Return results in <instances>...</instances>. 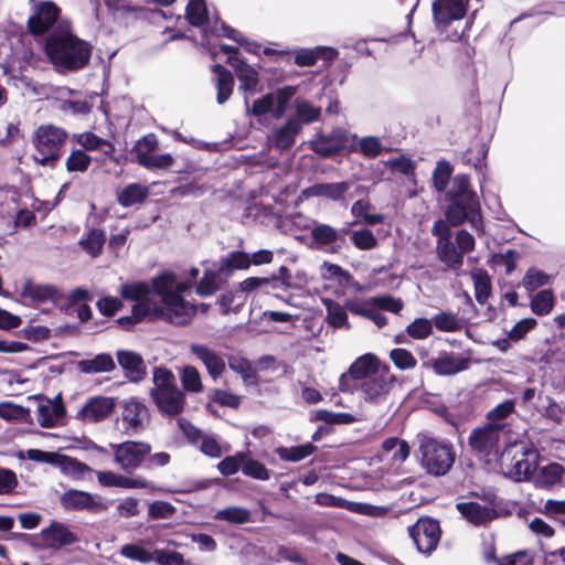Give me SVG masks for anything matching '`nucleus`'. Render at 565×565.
I'll return each mask as SVG.
<instances>
[{"label":"nucleus","mask_w":565,"mask_h":565,"mask_svg":"<svg viewBox=\"0 0 565 565\" xmlns=\"http://www.w3.org/2000/svg\"><path fill=\"white\" fill-rule=\"evenodd\" d=\"M515 412V402L513 399H507L487 413V419L489 423H498L507 419L510 415Z\"/></svg>","instance_id":"774afa93"},{"label":"nucleus","mask_w":565,"mask_h":565,"mask_svg":"<svg viewBox=\"0 0 565 565\" xmlns=\"http://www.w3.org/2000/svg\"><path fill=\"white\" fill-rule=\"evenodd\" d=\"M310 237L317 246L324 247L338 241V231L329 224L315 222Z\"/></svg>","instance_id":"79ce46f5"},{"label":"nucleus","mask_w":565,"mask_h":565,"mask_svg":"<svg viewBox=\"0 0 565 565\" xmlns=\"http://www.w3.org/2000/svg\"><path fill=\"white\" fill-rule=\"evenodd\" d=\"M431 323L441 332H457L462 329L461 321L456 315L449 311H440L436 313L431 319Z\"/></svg>","instance_id":"8fccbe9b"},{"label":"nucleus","mask_w":565,"mask_h":565,"mask_svg":"<svg viewBox=\"0 0 565 565\" xmlns=\"http://www.w3.org/2000/svg\"><path fill=\"white\" fill-rule=\"evenodd\" d=\"M60 503L66 511H87L89 513H99L108 509L100 497L87 491L70 489L60 497Z\"/></svg>","instance_id":"9b49d317"},{"label":"nucleus","mask_w":565,"mask_h":565,"mask_svg":"<svg viewBox=\"0 0 565 565\" xmlns=\"http://www.w3.org/2000/svg\"><path fill=\"white\" fill-rule=\"evenodd\" d=\"M222 275L220 269H206L202 278L196 282L194 291L199 297H211L220 289L218 277Z\"/></svg>","instance_id":"ea45409f"},{"label":"nucleus","mask_w":565,"mask_h":565,"mask_svg":"<svg viewBox=\"0 0 565 565\" xmlns=\"http://www.w3.org/2000/svg\"><path fill=\"white\" fill-rule=\"evenodd\" d=\"M214 519L226 521L231 524H244L250 521V511L243 507H227L218 510Z\"/></svg>","instance_id":"de8ad7c7"},{"label":"nucleus","mask_w":565,"mask_h":565,"mask_svg":"<svg viewBox=\"0 0 565 565\" xmlns=\"http://www.w3.org/2000/svg\"><path fill=\"white\" fill-rule=\"evenodd\" d=\"M114 461L127 473H132L143 467L151 452V445L142 440H126L120 444H109Z\"/></svg>","instance_id":"423d86ee"},{"label":"nucleus","mask_w":565,"mask_h":565,"mask_svg":"<svg viewBox=\"0 0 565 565\" xmlns=\"http://www.w3.org/2000/svg\"><path fill=\"white\" fill-rule=\"evenodd\" d=\"M349 190L348 182L316 183L305 190V193L312 196H323L333 201L343 199Z\"/></svg>","instance_id":"7c9ffc66"},{"label":"nucleus","mask_w":565,"mask_h":565,"mask_svg":"<svg viewBox=\"0 0 565 565\" xmlns=\"http://www.w3.org/2000/svg\"><path fill=\"white\" fill-rule=\"evenodd\" d=\"M323 305L327 310L328 323L337 329L345 328L350 329L351 326L348 321L345 305L341 306L339 302L332 299H323Z\"/></svg>","instance_id":"c9c22d12"},{"label":"nucleus","mask_w":565,"mask_h":565,"mask_svg":"<svg viewBox=\"0 0 565 565\" xmlns=\"http://www.w3.org/2000/svg\"><path fill=\"white\" fill-rule=\"evenodd\" d=\"M159 148V141L154 134H148L140 138L132 147L131 152L136 157V162L140 166L145 158L151 156Z\"/></svg>","instance_id":"a18cd8bd"},{"label":"nucleus","mask_w":565,"mask_h":565,"mask_svg":"<svg viewBox=\"0 0 565 565\" xmlns=\"http://www.w3.org/2000/svg\"><path fill=\"white\" fill-rule=\"evenodd\" d=\"M212 72L216 76V102L222 105L230 99L234 89V76L225 66L222 64H214Z\"/></svg>","instance_id":"cd10ccee"},{"label":"nucleus","mask_w":565,"mask_h":565,"mask_svg":"<svg viewBox=\"0 0 565 565\" xmlns=\"http://www.w3.org/2000/svg\"><path fill=\"white\" fill-rule=\"evenodd\" d=\"M454 168L447 160H439L431 174L433 188L438 193L446 192L449 181L452 178Z\"/></svg>","instance_id":"58836bf2"},{"label":"nucleus","mask_w":565,"mask_h":565,"mask_svg":"<svg viewBox=\"0 0 565 565\" xmlns=\"http://www.w3.org/2000/svg\"><path fill=\"white\" fill-rule=\"evenodd\" d=\"M554 305V295L550 289H543L539 291L533 299L531 300V310L536 316H546L548 315Z\"/></svg>","instance_id":"603ef678"},{"label":"nucleus","mask_w":565,"mask_h":565,"mask_svg":"<svg viewBox=\"0 0 565 565\" xmlns=\"http://www.w3.org/2000/svg\"><path fill=\"white\" fill-rule=\"evenodd\" d=\"M116 406V398L107 396L90 397L77 413V418L97 423L107 418Z\"/></svg>","instance_id":"f3484780"},{"label":"nucleus","mask_w":565,"mask_h":565,"mask_svg":"<svg viewBox=\"0 0 565 565\" xmlns=\"http://www.w3.org/2000/svg\"><path fill=\"white\" fill-rule=\"evenodd\" d=\"M390 359L397 369L403 371L414 369L417 364L413 353L403 348L393 349L390 352Z\"/></svg>","instance_id":"0e129e2a"},{"label":"nucleus","mask_w":565,"mask_h":565,"mask_svg":"<svg viewBox=\"0 0 565 565\" xmlns=\"http://www.w3.org/2000/svg\"><path fill=\"white\" fill-rule=\"evenodd\" d=\"M470 363L469 358L457 356L454 353L443 351L438 358H431L423 362L422 366L431 369L438 376H449L468 370Z\"/></svg>","instance_id":"4468645a"},{"label":"nucleus","mask_w":565,"mask_h":565,"mask_svg":"<svg viewBox=\"0 0 565 565\" xmlns=\"http://www.w3.org/2000/svg\"><path fill=\"white\" fill-rule=\"evenodd\" d=\"M471 278L475 285L476 300L480 305H484L491 295V279L487 270L483 268H477L472 270Z\"/></svg>","instance_id":"e433bc0d"},{"label":"nucleus","mask_w":565,"mask_h":565,"mask_svg":"<svg viewBox=\"0 0 565 565\" xmlns=\"http://www.w3.org/2000/svg\"><path fill=\"white\" fill-rule=\"evenodd\" d=\"M456 509L473 526H486L499 518L494 508L481 505L476 501L458 502Z\"/></svg>","instance_id":"a211bd4d"},{"label":"nucleus","mask_w":565,"mask_h":565,"mask_svg":"<svg viewBox=\"0 0 565 565\" xmlns=\"http://www.w3.org/2000/svg\"><path fill=\"white\" fill-rule=\"evenodd\" d=\"M190 351L204 364L212 379L216 380L224 373L226 364L220 353L205 344L198 343L191 344Z\"/></svg>","instance_id":"412c9836"},{"label":"nucleus","mask_w":565,"mask_h":565,"mask_svg":"<svg viewBox=\"0 0 565 565\" xmlns=\"http://www.w3.org/2000/svg\"><path fill=\"white\" fill-rule=\"evenodd\" d=\"M565 475V468L558 462H550L539 469L537 486L542 489H552L559 484Z\"/></svg>","instance_id":"72a5a7b5"},{"label":"nucleus","mask_w":565,"mask_h":565,"mask_svg":"<svg viewBox=\"0 0 565 565\" xmlns=\"http://www.w3.org/2000/svg\"><path fill=\"white\" fill-rule=\"evenodd\" d=\"M317 447L311 443H307L292 447H279L277 454L281 460L298 462L316 451Z\"/></svg>","instance_id":"c03bdc74"},{"label":"nucleus","mask_w":565,"mask_h":565,"mask_svg":"<svg viewBox=\"0 0 565 565\" xmlns=\"http://www.w3.org/2000/svg\"><path fill=\"white\" fill-rule=\"evenodd\" d=\"M42 539L47 546L53 548L71 545L77 541L76 535L60 522H53L47 529L43 530Z\"/></svg>","instance_id":"5701e85b"},{"label":"nucleus","mask_w":565,"mask_h":565,"mask_svg":"<svg viewBox=\"0 0 565 565\" xmlns=\"http://www.w3.org/2000/svg\"><path fill=\"white\" fill-rule=\"evenodd\" d=\"M315 420L324 422L329 425H348L355 422L350 413H333L327 409H319L315 414Z\"/></svg>","instance_id":"13d9d810"},{"label":"nucleus","mask_w":565,"mask_h":565,"mask_svg":"<svg viewBox=\"0 0 565 565\" xmlns=\"http://www.w3.org/2000/svg\"><path fill=\"white\" fill-rule=\"evenodd\" d=\"M418 443L417 456L420 467L430 476H446L457 458L454 445L426 435L422 436Z\"/></svg>","instance_id":"7ed1b4c3"},{"label":"nucleus","mask_w":565,"mask_h":565,"mask_svg":"<svg viewBox=\"0 0 565 565\" xmlns=\"http://www.w3.org/2000/svg\"><path fill=\"white\" fill-rule=\"evenodd\" d=\"M447 206L445 217L454 227L468 222L480 234H484L483 217L480 200L477 193L462 196H445Z\"/></svg>","instance_id":"39448f33"},{"label":"nucleus","mask_w":565,"mask_h":565,"mask_svg":"<svg viewBox=\"0 0 565 565\" xmlns=\"http://www.w3.org/2000/svg\"><path fill=\"white\" fill-rule=\"evenodd\" d=\"M366 158H376L383 151L381 140L374 136L363 137L356 145V150Z\"/></svg>","instance_id":"338daca9"},{"label":"nucleus","mask_w":565,"mask_h":565,"mask_svg":"<svg viewBox=\"0 0 565 565\" xmlns=\"http://www.w3.org/2000/svg\"><path fill=\"white\" fill-rule=\"evenodd\" d=\"M121 418L126 431L137 433L143 428L145 419L149 418L148 407L136 397L122 402Z\"/></svg>","instance_id":"6ab92c4d"},{"label":"nucleus","mask_w":565,"mask_h":565,"mask_svg":"<svg viewBox=\"0 0 565 565\" xmlns=\"http://www.w3.org/2000/svg\"><path fill=\"white\" fill-rule=\"evenodd\" d=\"M301 125L299 120L289 118L281 127L273 134V143L275 148L284 151L290 149L296 141V136L300 132Z\"/></svg>","instance_id":"bb28decb"},{"label":"nucleus","mask_w":565,"mask_h":565,"mask_svg":"<svg viewBox=\"0 0 565 565\" xmlns=\"http://www.w3.org/2000/svg\"><path fill=\"white\" fill-rule=\"evenodd\" d=\"M149 195V188L140 183H130L126 185L117 196L118 203L124 207H130L146 201Z\"/></svg>","instance_id":"473e14b6"},{"label":"nucleus","mask_w":565,"mask_h":565,"mask_svg":"<svg viewBox=\"0 0 565 565\" xmlns=\"http://www.w3.org/2000/svg\"><path fill=\"white\" fill-rule=\"evenodd\" d=\"M118 364L124 370L125 376L134 383H138L147 375V367L142 356L130 350H118L116 353Z\"/></svg>","instance_id":"aec40b11"},{"label":"nucleus","mask_w":565,"mask_h":565,"mask_svg":"<svg viewBox=\"0 0 565 565\" xmlns=\"http://www.w3.org/2000/svg\"><path fill=\"white\" fill-rule=\"evenodd\" d=\"M505 424L487 423L473 428L468 437V446L479 457H490L498 452L501 433Z\"/></svg>","instance_id":"1a4fd4ad"},{"label":"nucleus","mask_w":565,"mask_h":565,"mask_svg":"<svg viewBox=\"0 0 565 565\" xmlns=\"http://www.w3.org/2000/svg\"><path fill=\"white\" fill-rule=\"evenodd\" d=\"M66 413L64 403L60 396L53 401L45 398L36 408V420L43 428L54 427Z\"/></svg>","instance_id":"4be33fe9"},{"label":"nucleus","mask_w":565,"mask_h":565,"mask_svg":"<svg viewBox=\"0 0 565 565\" xmlns=\"http://www.w3.org/2000/svg\"><path fill=\"white\" fill-rule=\"evenodd\" d=\"M441 534L440 522L431 516H420L413 525L408 526V535L417 551L425 555H430L436 551Z\"/></svg>","instance_id":"6e6552de"},{"label":"nucleus","mask_w":565,"mask_h":565,"mask_svg":"<svg viewBox=\"0 0 565 565\" xmlns=\"http://www.w3.org/2000/svg\"><path fill=\"white\" fill-rule=\"evenodd\" d=\"M226 63L231 65L241 82L239 89L252 92L259 83L257 71L237 56H228Z\"/></svg>","instance_id":"b1692460"},{"label":"nucleus","mask_w":565,"mask_h":565,"mask_svg":"<svg viewBox=\"0 0 565 565\" xmlns=\"http://www.w3.org/2000/svg\"><path fill=\"white\" fill-rule=\"evenodd\" d=\"M106 243V234L100 228H92L86 236L79 241L82 248L92 257H98Z\"/></svg>","instance_id":"4c0bfd02"},{"label":"nucleus","mask_w":565,"mask_h":565,"mask_svg":"<svg viewBox=\"0 0 565 565\" xmlns=\"http://www.w3.org/2000/svg\"><path fill=\"white\" fill-rule=\"evenodd\" d=\"M185 18L193 26H202L209 21L204 0H189L185 8Z\"/></svg>","instance_id":"49530a36"},{"label":"nucleus","mask_w":565,"mask_h":565,"mask_svg":"<svg viewBox=\"0 0 565 565\" xmlns=\"http://www.w3.org/2000/svg\"><path fill=\"white\" fill-rule=\"evenodd\" d=\"M57 467L63 473L71 476L74 479H82L85 473L94 471L88 465L63 454L61 455Z\"/></svg>","instance_id":"37998d69"},{"label":"nucleus","mask_w":565,"mask_h":565,"mask_svg":"<svg viewBox=\"0 0 565 565\" xmlns=\"http://www.w3.org/2000/svg\"><path fill=\"white\" fill-rule=\"evenodd\" d=\"M77 367L82 373H109L116 369V363L109 353H99L93 359L81 360Z\"/></svg>","instance_id":"c756f323"},{"label":"nucleus","mask_w":565,"mask_h":565,"mask_svg":"<svg viewBox=\"0 0 565 565\" xmlns=\"http://www.w3.org/2000/svg\"><path fill=\"white\" fill-rule=\"evenodd\" d=\"M119 295L125 300L150 302L151 288L147 281L125 282L119 287Z\"/></svg>","instance_id":"2f4dec72"},{"label":"nucleus","mask_w":565,"mask_h":565,"mask_svg":"<svg viewBox=\"0 0 565 565\" xmlns=\"http://www.w3.org/2000/svg\"><path fill=\"white\" fill-rule=\"evenodd\" d=\"M351 242L360 250H370L377 246V239L369 228L353 231Z\"/></svg>","instance_id":"680f3d73"},{"label":"nucleus","mask_w":565,"mask_h":565,"mask_svg":"<svg viewBox=\"0 0 565 565\" xmlns=\"http://www.w3.org/2000/svg\"><path fill=\"white\" fill-rule=\"evenodd\" d=\"M92 163V158L85 151L76 149L71 152L65 162L68 172H85Z\"/></svg>","instance_id":"4d7b16f0"},{"label":"nucleus","mask_w":565,"mask_h":565,"mask_svg":"<svg viewBox=\"0 0 565 565\" xmlns=\"http://www.w3.org/2000/svg\"><path fill=\"white\" fill-rule=\"evenodd\" d=\"M120 554L126 558L139 562L141 564H148L154 558V552L151 553L143 546L132 543L122 545L120 548Z\"/></svg>","instance_id":"6e6d98bb"},{"label":"nucleus","mask_w":565,"mask_h":565,"mask_svg":"<svg viewBox=\"0 0 565 565\" xmlns=\"http://www.w3.org/2000/svg\"><path fill=\"white\" fill-rule=\"evenodd\" d=\"M227 362L230 369L241 374L245 381L256 377V373L246 358L241 355H228Z\"/></svg>","instance_id":"69168bd1"},{"label":"nucleus","mask_w":565,"mask_h":565,"mask_svg":"<svg viewBox=\"0 0 565 565\" xmlns=\"http://www.w3.org/2000/svg\"><path fill=\"white\" fill-rule=\"evenodd\" d=\"M385 373L388 372V366H384ZM390 382L386 379V374L381 373L363 381L361 391L364 394V398L371 403H376L379 399L390 392Z\"/></svg>","instance_id":"393cba45"},{"label":"nucleus","mask_w":565,"mask_h":565,"mask_svg":"<svg viewBox=\"0 0 565 565\" xmlns=\"http://www.w3.org/2000/svg\"><path fill=\"white\" fill-rule=\"evenodd\" d=\"M380 371V360L373 353H366L358 358L339 379V390L343 393L352 392L349 379L366 381Z\"/></svg>","instance_id":"f8f14e48"},{"label":"nucleus","mask_w":565,"mask_h":565,"mask_svg":"<svg viewBox=\"0 0 565 565\" xmlns=\"http://www.w3.org/2000/svg\"><path fill=\"white\" fill-rule=\"evenodd\" d=\"M68 138L65 129L53 124L40 125L32 137L38 156L35 161L41 166L54 167L63 156V147Z\"/></svg>","instance_id":"20e7f679"},{"label":"nucleus","mask_w":565,"mask_h":565,"mask_svg":"<svg viewBox=\"0 0 565 565\" xmlns=\"http://www.w3.org/2000/svg\"><path fill=\"white\" fill-rule=\"evenodd\" d=\"M170 309V323L174 326H188L194 318L193 303L184 300L180 306Z\"/></svg>","instance_id":"3c124183"},{"label":"nucleus","mask_w":565,"mask_h":565,"mask_svg":"<svg viewBox=\"0 0 565 565\" xmlns=\"http://www.w3.org/2000/svg\"><path fill=\"white\" fill-rule=\"evenodd\" d=\"M450 226L446 217L445 220H437L431 227V234L437 237L436 253L438 259L440 262L451 260V263H456V260H459V255L455 253Z\"/></svg>","instance_id":"dca6fc26"},{"label":"nucleus","mask_w":565,"mask_h":565,"mask_svg":"<svg viewBox=\"0 0 565 565\" xmlns=\"http://www.w3.org/2000/svg\"><path fill=\"white\" fill-rule=\"evenodd\" d=\"M180 380L185 392L199 393L203 390L201 375L193 365H186L182 369Z\"/></svg>","instance_id":"864d4df0"},{"label":"nucleus","mask_w":565,"mask_h":565,"mask_svg":"<svg viewBox=\"0 0 565 565\" xmlns=\"http://www.w3.org/2000/svg\"><path fill=\"white\" fill-rule=\"evenodd\" d=\"M178 276L174 271L164 270L150 280L151 295H157L162 297L169 290L172 289V286L177 282Z\"/></svg>","instance_id":"09e8293b"},{"label":"nucleus","mask_w":565,"mask_h":565,"mask_svg":"<svg viewBox=\"0 0 565 565\" xmlns=\"http://www.w3.org/2000/svg\"><path fill=\"white\" fill-rule=\"evenodd\" d=\"M433 19L438 29H446L452 21L461 20L467 12L463 0H434Z\"/></svg>","instance_id":"2eb2a0df"},{"label":"nucleus","mask_w":565,"mask_h":565,"mask_svg":"<svg viewBox=\"0 0 565 565\" xmlns=\"http://www.w3.org/2000/svg\"><path fill=\"white\" fill-rule=\"evenodd\" d=\"M539 452L532 443H521L520 449L512 457L511 476L521 481L529 479L535 471Z\"/></svg>","instance_id":"ddd939ff"},{"label":"nucleus","mask_w":565,"mask_h":565,"mask_svg":"<svg viewBox=\"0 0 565 565\" xmlns=\"http://www.w3.org/2000/svg\"><path fill=\"white\" fill-rule=\"evenodd\" d=\"M152 381L150 397L158 411L169 417L183 413L185 394L178 387L173 372L164 366L154 367Z\"/></svg>","instance_id":"f03ea898"},{"label":"nucleus","mask_w":565,"mask_h":565,"mask_svg":"<svg viewBox=\"0 0 565 565\" xmlns=\"http://www.w3.org/2000/svg\"><path fill=\"white\" fill-rule=\"evenodd\" d=\"M21 297L28 298L33 302L43 303L46 301H54L58 299L60 294L58 289L53 285H41L34 284L31 280H26L23 284Z\"/></svg>","instance_id":"a878e982"},{"label":"nucleus","mask_w":565,"mask_h":565,"mask_svg":"<svg viewBox=\"0 0 565 565\" xmlns=\"http://www.w3.org/2000/svg\"><path fill=\"white\" fill-rule=\"evenodd\" d=\"M488 152L489 147L486 142L481 140L476 141L462 153V161L465 164L472 166L476 170H479L484 164Z\"/></svg>","instance_id":"a19ab883"},{"label":"nucleus","mask_w":565,"mask_h":565,"mask_svg":"<svg viewBox=\"0 0 565 565\" xmlns=\"http://www.w3.org/2000/svg\"><path fill=\"white\" fill-rule=\"evenodd\" d=\"M32 13L26 21V30L33 36L50 34L61 17V8L52 0H31Z\"/></svg>","instance_id":"0eeeda50"},{"label":"nucleus","mask_w":565,"mask_h":565,"mask_svg":"<svg viewBox=\"0 0 565 565\" xmlns=\"http://www.w3.org/2000/svg\"><path fill=\"white\" fill-rule=\"evenodd\" d=\"M44 51L55 66L76 72L89 64L93 46L73 34L70 26L58 24L46 36Z\"/></svg>","instance_id":"f257e3e1"},{"label":"nucleus","mask_w":565,"mask_h":565,"mask_svg":"<svg viewBox=\"0 0 565 565\" xmlns=\"http://www.w3.org/2000/svg\"><path fill=\"white\" fill-rule=\"evenodd\" d=\"M296 94L295 86H284L278 88L274 95V117L281 118L288 107V104L292 96Z\"/></svg>","instance_id":"5fc2aeb1"},{"label":"nucleus","mask_w":565,"mask_h":565,"mask_svg":"<svg viewBox=\"0 0 565 565\" xmlns=\"http://www.w3.org/2000/svg\"><path fill=\"white\" fill-rule=\"evenodd\" d=\"M62 454L54 451H44L41 449H28L25 452H20L19 458H28L29 460L40 462V463H49L51 466H58L60 458Z\"/></svg>","instance_id":"052dcab7"},{"label":"nucleus","mask_w":565,"mask_h":565,"mask_svg":"<svg viewBox=\"0 0 565 565\" xmlns=\"http://www.w3.org/2000/svg\"><path fill=\"white\" fill-rule=\"evenodd\" d=\"M250 267V257L247 253L241 250L230 252L221 258L218 269L222 274L232 275L235 270H244Z\"/></svg>","instance_id":"f704fd0d"},{"label":"nucleus","mask_w":565,"mask_h":565,"mask_svg":"<svg viewBox=\"0 0 565 565\" xmlns=\"http://www.w3.org/2000/svg\"><path fill=\"white\" fill-rule=\"evenodd\" d=\"M310 148L321 158H332L343 150L356 151V143L350 142V136L341 128H334L331 132L320 134L311 141Z\"/></svg>","instance_id":"9d476101"},{"label":"nucleus","mask_w":565,"mask_h":565,"mask_svg":"<svg viewBox=\"0 0 565 565\" xmlns=\"http://www.w3.org/2000/svg\"><path fill=\"white\" fill-rule=\"evenodd\" d=\"M455 253L459 255L456 263H451V260L441 262L448 269L459 270L463 265V256L472 252L476 247L475 237L467 230H459L455 237Z\"/></svg>","instance_id":"c85d7f7f"},{"label":"nucleus","mask_w":565,"mask_h":565,"mask_svg":"<svg viewBox=\"0 0 565 565\" xmlns=\"http://www.w3.org/2000/svg\"><path fill=\"white\" fill-rule=\"evenodd\" d=\"M406 333L414 340L427 339L433 333V323L427 318H416L406 327Z\"/></svg>","instance_id":"bf43d9fd"},{"label":"nucleus","mask_w":565,"mask_h":565,"mask_svg":"<svg viewBox=\"0 0 565 565\" xmlns=\"http://www.w3.org/2000/svg\"><path fill=\"white\" fill-rule=\"evenodd\" d=\"M470 193H477L471 189L470 177L467 173H459L452 179L451 189L448 190L445 196H462L469 195Z\"/></svg>","instance_id":"e2e57ef3"}]
</instances>
